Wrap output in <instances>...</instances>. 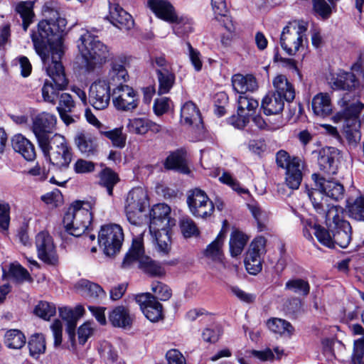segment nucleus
<instances>
[{
	"label": "nucleus",
	"mask_w": 364,
	"mask_h": 364,
	"mask_svg": "<svg viewBox=\"0 0 364 364\" xmlns=\"http://www.w3.org/2000/svg\"><path fill=\"white\" fill-rule=\"evenodd\" d=\"M171 208L164 203L153 206L150 212L149 230L151 233L162 228H169L175 225V220L170 217Z\"/></svg>",
	"instance_id": "obj_19"
},
{
	"label": "nucleus",
	"mask_w": 364,
	"mask_h": 364,
	"mask_svg": "<svg viewBox=\"0 0 364 364\" xmlns=\"http://www.w3.org/2000/svg\"><path fill=\"white\" fill-rule=\"evenodd\" d=\"M266 240L263 237L255 238L250 244L245 258V266L251 274H257L262 269V255H264Z\"/></svg>",
	"instance_id": "obj_15"
},
{
	"label": "nucleus",
	"mask_w": 364,
	"mask_h": 364,
	"mask_svg": "<svg viewBox=\"0 0 364 364\" xmlns=\"http://www.w3.org/2000/svg\"><path fill=\"white\" fill-rule=\"evenodd\" d=\"M316 187L320 188L328 198L338 200L344 195V188L340 183L325 179L317 173L312 175Z\"/></svg>",
	"instance_id": "obj_23"
},
{
	"label": "nucleus",
	"mask_w": 364,
	"mask_h": 364,
	"mask_svg": "<svg viewBox=\"0 0 364 364\" xmlns=\"http://www.w3.org/2000/svg\"><path fill=\"white\" fill-rule=\"evenodd\" d=\"M139 262V267L151 276L160 277L164 274V268L150 257L144 255L142 238L136 237L125 255L122 266L123 268L130 267L134 262Z\"/></svg>",
	"instance_id": "obj_4"
},
{
	"label": "nucleus",
	"mask_w": 364,
	"mask_h": 364,
	"mask_svg": "<svg viewBox=\"0 0 364 364\" xmlns=\"http://www.w3.org/2000/svg\"><path fill=\"white\" fill-rule=\"evenodd\" d=\"M107 19L120 30L129 31L134 26L132 16L117 4H110Z\"/></svg>",
	"instance_id": "obj_20"
},
{
	"label": "nucleus",
	"mask_w": 364,
	"mask_h": 364,
	"mask_svg": "<svg viewBox=\"0 0 364 364\" xmlns=\"http://www.w3.org/2000/svg\"><path fill=\"white\" fill-rule=\"evenodd\" d=\"M104 135L111 140L114 146L123 148L125 146L127 135L123 133L122 128H116L104 132Z\"/></svg>",
	"instance_id": "obj_54"
},
{
	"label": "nucleus",
	"mask_w": 364,
	"mask_h": 364,
	"mask_svg": "<svg viewBox=\"0 0 364 364\" xmlns=\"http://www.w3.org/2000/svg\"><path fill=\"white\" fill-rule=\"evenodd\" d=\"M75 108V102L72 96L68 93H63L60 96L58 112H73Z\"/></svg>",
	"instance_id": "obj_62"
},
{
	"label": "nucleus",
	"mask_w": 364,
	"mask_h": 364,
	"mask_svg": "<svg viewBox=\"0 0 364 364\" xmlns=\"http://www.w3.org/2000/svg\"><path fill=\"white\" fill-rule=\"evenodd\" d=\"M9 274L20 282L28 280L31 278L28 271L19 264H12L9 269Z\"/></svg>",
	"instance_id": "obj_64"
},
{
	"label": "nucleus",
	"mask_w": 364,
	"mask_h": 364,
	"mask_svg": "<svg viewBox=\"0 0 364 364\" xmlns=\"http://www.w3.org/2000/svg\"><path fill=\"white\" fill-rule=\"evenodd\" d=\"M34 312L36 316L49 320L55 314V306L46 301H41L36 306Z\"/></svg>",
	"instance_id": "obj_57"
},
{
	"label": "nucleus",
	"mask_w": 364,
	"mask_h": 364,
	"mask_svg": "<svg viewBox=\"0 0 364 364\" xmlns=\"http://www.w3.org/2000/svg\"><path fill=\"white\" fill-rule=\"evenodd\" d=\"M151 65L155 70L158 80V94L164 95L170 92L176 82V74L173 65L164 55L151 58Z\"/></svg>",
	"instance_id": "obj_10"
},
{
	"label": "nucleus",
	"mask_w": 364,
	"mask_h": 364,
	"mask_svg": "<svg viewBox=\"0 0 364 364\" xmlns=\"http://www.w3.org/2000/svg\"><path fill=\"white\" fill-rule=\"evenodd\" d=\"M83 313L84 309L82 306H77L75 310L67 308L60 309V316L63 320L67 321L66 331L70 339H73L75 336V330L77 320L82 316Z\"/></svg>",
	"instance_id": "obj_34"
},
{
	"label": "nucleus",
	"mask_w": 364,
	"mask_h": 364,
	"mask_svg": "<svg viewBox=\"0 0 364 364\" xmlns=\"http://www.w3.org/2000/svg\"><path fill=\"white\" fill-rule=\"evenodd\" d=\"M284 100L280 95L269 93L263 98L261 107L266 115L278 114L284 109Z\"/></svg>",
	"instance_id": "obj_35"
},
{
	"label": "nucleus",
	"mask_w": 364,
	"mask_h": 364,
	"mask_svg": "<svg viewBox=\"0 0 364 364\" xmlns=\"http://www.w3.org/2000/svg\"><path fill=\"white\" fill-rule=\"evenodd\" d=\"M95 331L94 324L90 322H85L80 326L77 331L79 343L85 344L88 338L92 336Z\"/></svg>",
	"instance_id": "obj_63"
},
{
	"label": "nucleus",
	"mask_w": 364,
	"mask_h": 364,
	"mask_svg": "<svg viewBox=\"0 0 364 364\" xmlns=\"http://www.w3.org/2000/svg\"><path fill=\"white\" fill-rule=\"evenodd\" d=\"M211 6L215 18H218L219 16L225 17L230 21L229 24L225 25V28L229 32H233L235 30L234 26L231 23L230 18L226 16L228 9L225 0H211Z\"/></svg>",
	"instance_id": "obj_52"
},
{
	"label": "nucleus",
	"mask_w": 364,
	"mask_h": 364,
	"mask_svg": "<svg viewBox=\"0 0 364 364\" xmlns=\"http://www.w3.org/2000/svg\"><path fill=\"white\" fill-rule=\"evenodd\" d=\"M151 289L161 301L168 300L172 295L171 289L166 284L159 281H154L151 283Z\"/></svg>",
	"instance_id": "obj_58"
},
{
	"label": "nucleus",
	"mask_w": 364,
	"mask_h": 364,
	"mask_svg": "<svg viewBox=\"0 0 364 364\" xmlns=\"http://www.w3.org/2000/svg\"><path fill=\"white\" fill-rule=\"evenodd\" d=\"M273 85L275 89L274 92L280 95L287 102H291L295 97V90L292 84L284 75H278L273 80Z\"/></svg>",
	"instance_id": "obj_32"
},
{
	"label": "nucleus",
	"mask_w": 364,
	"mask_h": 364,
	"mask_svg": "<svg viewBox=\"0 0 364 364\" xmlns=\"http://www.w3.org/2000/svg\"><path fill=\"white\" fill-rule=\"evenodd\" d=\"M359 85V82L353 73L340 71L332 79V87L336 90L353 91Z\"/></svg>",
	"instance_id": "obj_31"
},
{
	"label": "nucleus",
	"mask_w": 364,
	"mask_h": 364,
	"mask_svg": "<svg viewBox=\"0 0 364 364\" xmlns=\"http://www.w3.org/2000/svg\"><path fill=\"white\" fill-rule=\"evenodd\" d=\"M99 353L106 364H116L117 352L109 342L103 341L100 343Z\"/></svg>",
	"instance_id": "obj_51"
},
{
	"label": "nucleus",
	"mask_w": 364,
	"mask_h": 364,
	"mask_svg": "<svg viewBox=\"0 0 364 364\" xmlns=\"http://www.w3.org/2000/svg\"><path fill=\"white\" fill-rule=\"evenodd\" d=\"M75 141L82 154L90 156L96 151L97 143L91 134L80 133L76 136Z\"/></svg>",
	"instance_id": "obj_41"
},
{
	"label": "nucleus",
	"mask_w": 364,
	"mask_h": 364,
	"mask_svg": "<svg viewBox=\"0 0 364 364\" xmlns=\"http://www.w3.org/2000/svg\"><path fill=\"white\" fill-rule=\"evenodd\" d=\"M164 166L167 169L177 170L183 173H188L183 153L178 151L170 154L166 159Z\"/></svg>",
	"instance_id": "obj_44"
},
{
	"label": "nucleus",
	"mask_w": 364,
	"mask_h": 364,
	"mask_svg": "<svg viewBox=\"0 0 364 364\" xmlns=\"http://www.w3.org/2000/svg\"><path fill=\"white\" fill-rule=\"evenodd\" d=\"M135 300L144 315L150 321L154 323L163 319V306L156 296L150 293H143L136 295Z\"/></svg>",
	"instance_id": "obj_17"
},
{
	"label": "nucleus",
	"mask_w": 364,
	"mask_h": 364,
	"mask_svg": "<svg viewBox=\"0 0 364 364\" xmlns=\"http://www.w3.org/2000/svg\"><path fill=\"white\" fill-rule=\"evenodd\" d=\"M112 103L119 111L132 112L139 105L136 92L127 85H118L112 91Z\"/></svg>",
	"instance_id": "obj_14"
},
{
	"label": "nucleus",
	"mask_w": 364,
	"mask_h": 364,
	"mask_svg": "<svg viewBox=\"0 0 364 364\" xmlns=\"http://www.w3.org/2000/svg\"><path fill=\"white\" fill-rule=\"evenodd\" d=\"M284 289L296 294L305 296L309 293L310 285L305 279L294 278L286 282Z\"/></svg>",
	"instance_id": "obj_49"
},
{
	"label": "nucleus",
	"mask_w": 364,
	"mask_h": 364,
	"mask_svg": "<svg viewBox=\"0 0 364 364\" xmlns=\"http://www.w3.org/2000/svg\"><path fill=\"white\" fill-rule=\"evenodd\" d=\"M93 204L89 201H76L68 208L63 220L67 233L80 237L87 230L92 219Z\"/></svg>",
	"instance_id": "obj_3"
},
{
	"label": "nucleus",
	"mask_w": 364,
	"mask_h": 364,
	"mask_svg": "<svg viewBox=\"0 0 364 364\" xmlns=\"http://www.w3.org/2000/svg\"><path fill=\"white\" fill-rule=\"evenodd\" d=\"M225 237V232L221 230L215 240L207 246L203 252L207 259L213 261L224 268L225 263L223 261V246Z\"/></svg>",
	"instance_id": "obj_25"
},
{
	"label": "nucleus",
	"mask_w": 364,
	"mask_h": 364,
	"mask_svg": "<svg viewBox=\"0 0 364 364\" xmlns=\"http://www.w3.org/2000/svg\"><path fill=\"white\" fill-rule=\"evenodd\" d=\"M77 47L88 70L104 65L112 55L109 48L88 31L81 35Z\"/></svg>",
	"instance_id": "obj_2"
},
{
	"label": "nucleus",
	"mask_w": 364,
	"mask_h": 364,
	"mask_svg": "<svg viewBox=\"0 0 364 364\" xmlns=\"http://www.w3.org/2000/svg\"><path fill=\"white\" fill-rule=\"evenodd\" d=\"M180 228L181 232L185 237H191L199 234V231L196 223L188 217H183L181 219Z\"/></svg>",
	"instance_id": "obj_56"
},
{
	"label": "nucleus",
	"mask_w": 364,
	"mask_h": 364,
	"mask_svg": "<svg viewBox=\"0 0 364 364\" xmlns=\"http://www.w3.org/2000/svg\"><path fill=\"white\" fill-rule=\"evenodd\" d=\"M36 247L38 257L43 262L51 265L58 263V257L53 238L47 232L42 231L36 235Z\"/></svg>",
	"instance_id": "obj_18"
},
{
	"label": "nucleus",
	"mask_w": 364,
	"mask_h": 364,
	"mask_svg": "<svg viewBox=\"0 0 364 364\" xmlns=\"http://www.w3.org/2000/svg\"><path fill=\"white\" fill-rule=\"evenodd\" d=\"M258 107V101L252 97L247 95H239L237 114L229 118V123L237 129L245 128Z\"/></svg>",
	"instance_id": "obj_12"
},
{
	"label": "nucleus",
	"mask_w": 364,
	"mask_h": 364,
	"mask_svg": "<svg viewBox=\"0 0 364 364\" xmlns=\"http://www.w3.org/2000/svg\"><path fill=\"white\" fill-rule=\"evenodd\" d=\"M321 216L325 220L328 230L340 226L343 222H348L344 218V209L341 206L333 204Z\"/></svg>",
	"instance_id": "obj_36"
},
{
	"label": "nucleus",
	"mask_w": 364,
	"mask_h": 364,
	"mask_svg": "<svg viewBox=\"0 0 364 364\" xmlns=\"http://www.w3.org/2000/svg\"><path fill=\"white\" fill-rule=\"evenodd\" d=\"M314 234L318 242L323 245L333 248L332 233L328 229L326 230L325 228L320 225L319 228L314 232Z\"/></svg>",
	"instance_id": "obj_60"
},
{
	"label": "nucleus",
	"mask_w": 364,
	"mask_h": 364,
	"mask_svg": "<svg viewBox=\"0 0 364 364\" xmlns=\"http://www.w3.org/2000/svg\"><path fill=\"white\" fill-rule=\"evenodd\" d=\"M339 151L334 147L323 149L318 159L319 168L324 173L331 176L338 171Z\"/></svg>",
	"instance_id": "obj_21"
},
{
	"label": "nucleus",
	"mask_w": 364,
	"mask_h": 364,
	"mask_svg": "<svg viewBox=\"0 0 364 364\" xmlns=\"http://www.w3.org/2000/svg\"><path fill=\"white\" fill-rule=\"evenodd\" d=\"M232 85L233 90L240 95H246L247 92H252L258 88L257 80L252 75L235 74L232 77Z\"/></svg>",
	"instance_id": "obj_29"
},
{
	"label": "nucleus",
	"mask_w": 364,
	"mask_h": 364,
	"mask_svg": "<svg viewBox=\"0 0 364 364\" xmlns=\"http://www.w3.org/2000/svg\"><path fill=\"white\" fill-rule=\"evenodd\" d=\"M181 122L188 126L193 125L198 130L203 128L200 111L192 102H186L181 107Z\"/></svg>",
	"instance_id": "obj_26"
},
{
	"label": "nucleus",
	"mask_w": 364,
	"mask_h": 364,
	"mask_svg": "<svg viewBox=\"0 0 364 364\" xmlns=\"http://www.w3.org/2000/svg\"><path fill=\"white\" fill-rule=\"evenodd\" d=\"M124 241V232L119 225L111 223L102 225L98 234V243L107 256L119 252Z\"/></svg>",
	"instance_id": "obj_8"
},
{
	"label": "nucleus",
	"mask_w": 364,
	"mask_h": 364,
	"mask_svg": "<svg viewBox=\"0 0 364 364\" xmlns=\"http://www.w3.org/2000/svg\"><path fill=\"white\" fill-rule=\"evenodd\" d=\"M4 340L6 345L9 348L20 349L26 343L25 336L17 329L7 331L4 336Z\"/></svg>",
	"instance_id": "obj_48"
},
{
	"label": "nucleus",
	"mask_w": 364,
	"mask_h": 364,
	"mask_svg": "<svg viewBox=\"0 0 364 364\" xmlns=\"http://www.w3.org/2000/svg\"><path fill=\"white\" fill-rule=\"evenodd\" d=\"M223 331L220 326H213L211 327L206 328L202 333V337L204 341L208 343H215L217 342Z\"/></svg>",
	"instance_id": "obj_61"
},
{
	"label": "nucleus",
	"mask_w": 364,
	"mask_h": 364,
	"mask_svg": "<svg viewBox=\"0 0 364 364\" xmlns=\"http://www.w3.org/2000/svg\"><path fill=\"white\" fill-rule=\"evenodd\" d=\"M249 237L239 230H234L230 237L229 247L232 257H235L240 255L246 246Z\"/></svg>",
	"instance_id": "obj_40"
},
{
	"label": "nucleus",
	"mask_w": 364,
	"mask_h": 364,
	"mask_svg": "<svg viewBox=\"0 0 364 364\" xmlns=\"http://www.w3.org/2000/svg\"><path fill=\"white\" fill-rule=\"evenodd\" d=\"M348 216L357 221L364 222V197L359 196L346 205Z\"/></svg>",
	"instance_id": "obj_47"
},
{
	"label": "nucleus",
	"mask_w": 364,
	"mask_h": 364,
	"mask_svg": "<svg viewBox=\"0 0 364 364\" xmlns=\"http://www.w3.org/2000/svg\"><path fill=\"white\" fill-rule=\"evenodd\" d=\"M56 122V116L48 112H43L36 116L33 119L32 129L38 146L46 148V142L57 134L53 132Z\"/></svg>",
	"instance_id": "obj_11"
},
{
	"label": "nucleus",
	"mask_w": 364,
	"mask_h": 364,
	"mask_svg": "<svg viewBox=\"0 0 364 364\" xmlns=\"http://www.w3.org/2000/svg\"><path fill=\"white\" fill-rule=\"evenodd\" d=\"M187 203L191 213L196 217L205 218L214 211V204L205 191L199 188L191 190L187 196Z\"/></svg>",
	"instance_id": "obj_13"
},
{
	"label": "nucleus",
	"mask_w": 364,
	"mask_h": 364,
	"mask_svg": "<svg viewBox=\"0 0 364 364\" xmlns=\"http://www.w3.org/2000/svg\"><path fill=\"white\" fill-rule=\"evenodd\" d=\"M75 287L80 295L87 299L95 300L106 296L105 291L99 284L87 279H80Z\"/></svg>",
	"instance_id": "obj_30"
},
{
	"label": "nucleus",
	"mask_w": 364,
	"mask_h": 364,
	"mask_svg": "<svg viewBox=\"0 0 364 364\" xmlns=\"http://www.w3.org/2000/svg\"><path fill=\"white\" fill-rule=\"evenodd\" d=\"M128 58L121 55L113 59L109 65L110 68L107 75L109 84L115 83L123 85V82L129 80V75L127 70L128 66Z\"/></svg>",
	"instance_id": "obj_22"
},
{
	"label": "nucleus",
	"mask_w": 364,
	"mask_h": 364,
	"mask_svg": "<svg viewBox=\"0 0 364 364\" xmlns=\"http://www.w3.org/2000/svg\"><path fill=\"white\" fill-rule=\"evenodd\" d=\"M34 2L31 1H21L16 3L14 6V10L22 19V26L25 31H27L29 26L33 22L35 14L33 11Z\"/></svg>",
	"instance_id": "obj_37"
},
{
	"label": "nucleus",
	"mask_w": 364,
	"mask_h": 364,
	"mask_svg": "<svg viewBox=\"0 0 364 364\" xmlns=\"http://www.w3.org/2000/svg\"><path fill=\"white\" fill-rule=\"evenodd\" d=\"M100 184L107 188L109 196L113 194V188L119 181L118 175L109 168H105L99 174Z\"/></svg>",
	"instance_id": "obj_45"
},
{
	"label": "nucleus",
	"mask_w": 364,
	"mask_h": 364,
	"mask_svg": "<svg viewBox=\"0 0 364 364\" xmlns=\"http://www.w3.org/2000/svg\"><path fill=\"white\" fill-rule=\"evenodd\" d=\"M332 233L333 248L336 245L346 248L352 240V228L349 222H343L340 226L329 230Z\"/></svg>",
	"instance_id": "obj_27"
},
{
	"label": "nucleus",
	"mask_w": 364,
	"mask_h": 364,
	"mask_svg": "<svg viewBox=\"0 0 364 364\" xmlns=\"http://www.w3.org/2000/svg\"><path fill=\"white\" fill-rule=\"evenodd\" d=\"M307 27V23L295 20L290 21L283 28L280 37V45L289 55H294L300 49L304 48V40Z\"/></svg>",
	"instance_id": "obj_6"
},
{
	"label": "nucleus",
	"mask_w": 364,
	"mask_h": 364,
	"mask_svg": "<svg viewBox=\"0 0 364 364\" xmlns=\"http://www.w3.org/2000/svg\"><path fill=\"white\" fill-rule=\"evenodd\" d=\"M46 144V148L39 147L48 156L50 162L60 169L67 168L72 161L73 152L65 138L61 134H56Z\"/></svg>",
	"instance_id": "obj_5"
},
{
	"label": "nucleus",
	"mask_w": 364,
	"mask_h": 364,
	"mask_svg": "<svg viewBox=\"0 0 364 364\" xmlns=\"http://www.w3.org/2000/svg\"><path fill=\"white\" fill-rule=\"evenodd\" d=\"M28 348L31 355L38 357L46 350V341L43 334H35L28 341Z\"/></svg>",
	"instance_id": "obj_50"
},
{
	"label": "nucleus",
	"mask_w": 364,
	"mask_h": 364,
	"mask_svg": "<svg viewBox=\"0 0 364 364\" xmlns=\"http://www.w3.org/2000/svg\"><path fill=\"white\" fill-rule=\"evenodd\" d=\"M148 205L147 194L141 188L131 190L127 197L125 213L127 220L132 225L142 223V213Z\"/></svg>",
	"instance_id": "obj_9"
},
{
	"label": "nucleus",
	"mask_w": 364,
	"mask_h": 364,
	"mask_svg": "<svg viewBox=\"0 0 364 364\" xmlns=\"http://www.w3.org/2000/svg\"><path fill=\"white\" fill-rule=\"evenodd\" d=\"M147 6L157 18L168 23L174 20L176 11L169 0H147Z\"/></svg>",
	"instance_id": "obj_24"
},
{
	"label": "nucleus",
	"mask_w": 364,
	"mask_h": 364,
	"mask_svg": "<svg viewBox=\"0 0 364 364\" xmlns=\"http://www.w3.org/2000/svg\"><path fill=\"white\" fill-rule=\"evenodd\" d=\"M276 161L279 167L286 170L287 186L293 190L298 189L303 178L304 164L302 160L299 157H291L286 151L280 150L276 154Z\"/></svg>",
	"instance_id": "obj_7"
},
{
	"label": "nucleus",
	"mask_w": 364,
	"mask_h": 364,
	"mask_svg": "<svg viewBox=\"0 0 364 364\" xmlns=\"http://www.w3.org/2000/svg\"><path fill=\"white\" fill-rule=\"evenodd\" d=\"M312 110L315 115L324 118L333 112V105L330 95L326 92L316 95L311 102Z\"/></svg>",
	"instance_id": "obj_28"
},
{
	"label": "nucleus",
	"mask_w": 364,
	"mask_h": 364,
	"mask_svg": "<svg viewBox=\"0 0 364 364\" xmlns=\"http://www.w3.org/2000/svg\"><path fill=\"white\" fill-rule=\"evenodd\" d=\"M248 209L252 216L257 222L258 228L260 231L263 230V223L267 220L268 213L263 210L257 203L247 204Z\"/></svg>",
	"instance_id": "obj_55"
},
{
	"label": "nucleus",
	"mask_w": 364,
	"mask_h": 364,
	"mask_svg": "<svg viewBox=\"0 0 364 364\" xmlns=\"http://www.w3.org/2000/svg\"><path fill=\"white\" fill-rule=\"evenodd\" d=\"M109 320L114 327L126 328L132 324V319L128 310L124 306H117L109 314Z\"/></svg>",
	"instance_id": "obj_39"
},
{
	"label": "nucleus",
	"mask_w": 364,
	"mask_h": 364,
	"mask_svg": "<svg viewBox=\"0 0 364 364\" xmlns=\"http://www.w3.org/2000/svg\"><path fill=\"white\" fill-rule=\"evenodd\" d=\"M168 229H159L151 233L154 236L157 250L165 255L168 254L171 249V237Z\"/></svg>",
	"instance_id": "obj_46"
},
{
	"label": "nucleus",
	"mask_w": 364,
	"mask_h": 364,
	"mask_svg": "<svg viewBox=\"0 0 364 364\" xmlns=\"http://www.w3.org/2000/svg\"><path fill=\"white\" fill-rule=\"evenodd\" d=\"M308 196L315 211L320 215L324 214L326 209L332 205L328 203L326 195L317 187L309 190Z\"/></svg>",
	"instance_id": "obj_38"
},
{
	"label": "nucleus",
	"mask_w": 364,
	"mask_h": 364,
	"mask_svg": "<svg viewBox=\"0 0 364 364\" xmlns=\"http://www.w3.org/2000/svg\"><path fill=\"white\" fill-rule=\"evenodd\" d=\"M12 146L15 151L19 153L26 160L33 161L36 158L33 144L21 134H16L12 139Z\"/></svg>",
	"instance_id": "obj_33"
},
{
	"label": "nucleus",
	"mask_w": 364,
	"mask_h": 364,
	"mask_svg": "<svg viewBox=\"0 0 364 364\" xmlns=\"http://www.w3.org/2000/svg\"><path fill=\"white\" fill-rule=\"evenodd\" d=\"M43 14L46 19L39 22L38 31L31 34V39L52 80L44 82L41 89L43 99L55 105L59 98V91L64 90L68 83L60 62L64 53L62 34L67 21L56 9L48 4L43 6Z\"/></svg>",
	"instance_id": "obj_1"
},
{
	"label": "nucleus",
	"mask_w": 364,
	"mask_h": 364,
	"mask_svg": "<svg viewBox=\"0 0 364 364\" xmlns=\"http://www.w3.org/2000/svg\"><path fill=\"white\" fill-rule=\"evenodd\" d=\"M168 23L173 24V32L178 36H183L193 32V21L187 16H178L176 13L174 20Z\"/></svg>",
	"instance_id": "obj_42"
},
{
	"label": "nucleus",
	"mask_w": 364,
	"mask_h": 364,
	"mask_svg": "<svg viewBox=\"0 0 364 364\" xmlns=\"http://www.w3.org/2000/svg\"><path fill=\"white\" fill-rule=\"evenodd\" d=\"M127 128L130 133L145 134L149 131V119L146 118H134L128 121Z\"/></svg>",
	"instance_id": "obj_53"
},
{
	"label": "nucleus",
	"mask_w": 364,
	"mask_h": 364,
	"mask_svg": "<svg viewBox=\"0 0 364 364\" xmlns=\"http://www.w3.org/2000/svg\"><path fill=\"white\" fill-rule=\"evenodd\" d=\"M10 223V205L8 203L0 200V231L5 232Z\"/></svg>",
	"instance_id": "obj_59"
},
{
	"label": "nucleus",
	"mask_w": 364,
	"mask_h": 364,
	"mask_svg": "<svg viewBox=\"0 0 364 364\" xmlns=\"http://www.w3.org/2000/svg\"><path fill=\"white\" fill-rule=\"evenodd\" d=\"M267 326L268 328L281 336H291L294 331V328L287 321L278 318H272L267 321Z\"/></svg>",
	"instance_id": "obj_43"
},
{
	"label": "nucleus",
	"mask_w": 364,
	"mask_h": 364,
	"mask_svg": "<svg viewBox=\"0 0 364 364\" xmlns=\"http://www.w3.org/2000/svg\"><path fill=\"white\" fill-rule=\"evenodd\" d=\"M110 97V87L107 80L99 79L90 85L88 100L95 109H106L109 105Z\"/></svg>",
	"instance_id": "obj_16"
}]
</instances>
